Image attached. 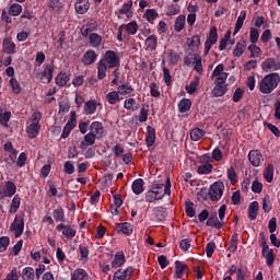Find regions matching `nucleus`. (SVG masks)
Here are the masks:
<instances>
[{
    "label": "nucleus",
    "mask_w": 280,
    "mask_h": 280,
    "mask_svg": "<svg viewBox=\"0 0 280 280\" xmlns=\"http://www.w3.org/2000/svg\"><path fill=\"white\" fill-rule=\"evenodd\" d=\"M172 182L170 177L166 179V184H155L145 192V202H156V200H163L165 196L172 194Z\"/></svg>",
    "instance_id": "1"
},
{
    "label": "nucleus",
    "mask_w": 280,
    "mask_h": 280,
    "mask_svg": "<svg viewBox=\"0 0 280 280\" xmlns=\"http://www.w3.org/2000/svg\"><path fill=\"white\" fill-rule=\"evenodd\" d=\"M280 77L279 73H270L267 74L264 79H261L259 83V91L265 95L272 93L277 86H279Z\"/></svg>",
    "instance_id": "2"
},
{
    "label": "nucleus",
    "mask_w": 280,
    "mask_h": 280,
    "mask_svg": "<svg viewBox=\"0 0 280 280\" xmlns=\"http://www.w3.org/2000/svg\"><path fill=\"white\" fill-rule=\"evenodd\" d=\"M43 118V114L40 112L33 113L31 117V124L26 128V132L30 137V139H36L38 137V133L40 132V119Z\"/></svg>",
    "instance_id": "3"
},
{
    "label": "nucleus",
    "mask_w": 280,
    "mask_h": 280,
    "mask_svg": "<svg viewBox=\"0 0 280 280\" xmlns=\"http://www.w3.org/2000/svg\"><path fill=\"white\" fill-rule=\"evenodd\" d=\"M223 194H224V183L214 182L212 185H210V188L208 190V196L212 202H218V200H221Z\"/></svg>",
    "instance_id": "4"
},
{
    "label": "nucleus",
    "mask_w": 280,
    "mask_h": 280,
    "mask_svg": "<svg viewBox=\"0 0 280 280\" xmlns=\"http://www.w3.org/2000/svg\"><path fill=\"white\" fill-rule=\"evenodd\" d=\"M100 62L108 69H115V67H119V57L117 56V52L107 50Z\"/></svg>",
    "instance_id": "5"
},
{
    "label": "nucleus",
    "mask_w": 280,
    "mask_h": 280,
    "mask_svg": "<svg viewBox=\"0 0 280 280\" xmlns=\"http://www.w3.org/2000/svg\"><path fill=\"white\" fill-rule=\"evenodd\" d=\"M10 231L14 233V237L19 238L25 231V220L21 214L15 215L13 223L10 225Z\"/></svg>",
    "instance_id": "6"
},
{
    "label": "nucleus",
    "mask_w": 280,
    "mask_h": 280,
    "mask_svg": "<svg viewBox=\"0 0 280 280\" xmlns=\"http://www.w3.org/2000/svg\"><path fill=\"white\" fill-rule=\"evenodd\" d=\"M75 126H78V116H77L75 112H71L70 119L63 127V130L61 133V139H67V137H69V135H71V130H73V128H75Z\"/></svg>",
    "instance_id": "7"
},
{
    "label": "nucleus",
    "mask_w": 280,
    "mask_h": 280,
    "mask_svg": "<svg viewBox=\"0 0 280 280\" xmlns=\"http://www.w3.org/2000/svg\"><path fill=\"white\" fill-rule=\"evenodd\" d=\"M16 194V185L12 182H5L4 186L0 188V200H3V198H12Z\"/></svg>",
    "instance_id": "8"
},
{
    "label": "nucleus",
    "mask_w": 280,
    "mask_h": 280,
    "mask_svg": "<svg viewBox=\"0 0 280 280\" xmlns=\"http://www.w3.org/2000/svg\"><path fill=\"white\" fill-rule=\"evenodd\" d=\"M212 78H215L217 84H224V82H226L229 74L224 72V65L220 63L214 68Z\"/></svg>",
    "instance_id": "9"
},
{
    "label": "nucleus",
    "mask_w": 280,
    "mask_h": 280,
    "mask_svg": "<svg viewBox=\"0 0 280 280\" xmlns=\"http://www.w3.org/2000/svg\"><path fill=\"white\" fill-rule=\"evenodd\" d=\"M248 161L253 167H259L264 163V155L257 150H252L248 154Z\"/></svg>",
    "instance_id": "10"
},
{
    "label": "nucleus",
    "mask_w": 280,
    "mask_h": 280,
    "mask_svg": "<svg viewBox=\"0 0 280 280\" xmlns=\"http://www.w3.org/2000/svg\"><path fill=\"white\" fill-rule=\"evenodd\" d=\"M90 132L96 137V139H102L104 137V124L100 121H93L90 125Z\"/></svg>",
    "instance_id": "11"
},
{
    "label": "nucleus",
    "mask_w": 280,
    "mask_h": 280,
    "mask_svg": "<svg viewBox=\"0 0 280 280\" xmlns=\"http://www.w3.org/2000/svg\"><path fill=\"white\" fill-rule=\"evenodd\" d=\"M135 272V268L127 267L125 270H117L114 276L113 280H127L128 277H132V273Z\"/></svg>",
    "instance_id": "12"
},
{
    "label": "nucleus",
    "mask_w": 280,
    "mask_h": 280,
    "mask_svg": "<svg viewBox=\"0 0 280 280\" xmlns=\"http://www.w3.org/2000/svg\"><path fill=\"white\" fill-rule=\"evenodd\" d=\"M120 30L126 32V34H128L129 36H135V34L139 32V24L135 21H131L127 24H121Z\"/></svg>",
    "instance_id": "13"
},
{
    "label": "nucleus",
    "mask_w": 280,
    "mask_h": 280,
    "mask_svg": "<svg viewBox=\"0 0 280 280\" xmlns=\"http://www.w3.org/2000/svg\"><path fill=\"white\" fill-rule=\"evenodd\" d=\"M97 101L95 100H90L84 103L83 106V115H95L97 113Z\"/></svg>",
    "instance_id": "14"
},
{
    "label": "nucleus",
    "mask_w": 280,
    "mask_h": 280,
    "mask_svg": "<svg viewBox=\"0 0 280 280\" xmlns=\"http://www.w3.org/2000/svg\"><path fill=\"white\" fill-rule=\"evenodd\" d=\"M246 47H247L246 39L245 38L240 39L233 49L234 58H241V56H244V51H246Z\"/></svg>",
    "instance_id": "15"
},
{
    "label": "nucleus",
    "mask_w": 280,
    "mask_h": 280,
    "mask_svg": "<svg viewBox=\"0 0 280 280\" xmlns=\"http://www.w3.org/2000/svg\"><path fill=\"white\" fill-rule=\"evenodd\" d=\"M280 65L277 63V61L272 58H267L262 62V70L266 71V73H269V71H279Z\"/></svg>",
    "instance_id": "16"
},
{
    "label": "nucleus",
    "mask_w": 280,
    "mask_h": 280,
    "mask_svg": "<svg viewBox=\"0 0 280 280\" xmlns=\"http://www.w3.org/2000/svg\"><path fill=\"white\" fill-rule=\"evenodd\" d=\"M95 139H97V136H94L91 131L88 132L84 136L83 141L80 143V149L81 150H86V148L94 145L95 144Z\"/></svg>",
    "instance_id": "17"
},
{
    "label": "nucleus",
    "mask_w": 280,
    "mask_h": 280,
    "mask_svg": "<svg viewBox=\"0 0 280 280\" xmlns=\"http://www.w3.org/2000/svg\"><path fill=\"white\" fill-rule=\"evenodd\" d=\"M189 267L185 265L183 261H175V278L183 279L185 272H188Z\"/></svg>",
    "instance_id": "18"
},
{
    "label": "nucleus",
    "mask_w": 280,
    "mask_h": 280,
    "mask_svg": "<svg viewBox=\"0 0 280 280\" xmlns=\"http://www.w3.org/2000/svg\"><path fill=\"white\" fill-rule=\"evenodd\" d=\"M126 264V255L124 253L118 252L115 254L114 259L112 261V268H121Z\"/></svg>",
    "instance_id": "19"
},
{
    "label": "nucleus",
    "mask_w": 280,
    "mask_h": 280,
    "mask_svg": "<svg viewBox=\"0 0 280 280\" xmlns=\"http://www.w3.org/2000/svg\"><path fill=\"white\" fill-rule=\"evenodd\" d=\"M147 132V145L148 148H152V145H154V141H156V130L153 127L148 126Z\"/></svg>",
    "instance_id": "20"
},
{
    "label": "nucleus",
    "mask_w": 280,
    "mask_h": 280,
    "mask_svg": "<svg viewBox=\"0 0 280 280\" xmlns=\"http://www.w3.org/2000/svg\"><path fill=\"white\" fill-rule=\"evenodd\" d=\"M74 8L78 12V14H86L89 12V8H91V4L89 3V0H79Z\"/></svg>",
    "instance_id": "21"
},
{
    "label": "nucleus",
    "mask_w": 280,
    "mask_h": 280,
    "mask_svg": "<svg viewBox=\"0 0 280 280\" xmlns=\"http://www.w3.org/2000/svg\"><path fill=\"white\" fill-rule=\"evenodd\" d=\"M40 80H46L47 83L54 80V63L47 65L45 67Z\"/></svg>",
    "instance_id": "22"
},
{
    "label": "nucleus",
    "mask_w": 280,
    "mask_h": 280,
    "mask_svg": "<svg viewBox=\"0 0 280 280\" xmlns=\"http://www.w3.org/2000/svg\"><path fill=\"white\" fill-rule=\"evenodd\" d=\"M262 176L267 183H272L275 179V165L272 163L268 164L265 168Z\"/></svg>",
    "instance_id": "23"
},
{
    "label": "nucleus",
    "mask_w": 280,
    "mask_h": 280,
    "mask_svg": "<svg viewBox=\"0 0 280 280\" xmlns=\"http://www.w3.org/2000/svg\"><path fill=\"white\" fill-rule=\"evenodd\" d=\"M2 47L5 54H16V44L10 38L3 39Z\"/></svg>",
    "instance_id": "24"
},
{
    "label": "nucleus",
    "mask_w": 280,
    "mask_h": 280,
    "mask_svg": "<svg viewBox=\"0 0 280 280\" xmlns=\"http://www.w3.org/2000/svg\"><path fill=\"white\" fill-rule=\"evenodd\" d=\"M97 60V54L94 50H88L82 58L83 65H93Z\"/></svg>",
    "instance_id": "25"
},
{
    "label": "nucleus",
    "mask_w": 280,
    "mask_h": 280,
    "mask_svg": "<svg viewBox=\"0 0 280 280\" xmlns=\"http://www.w3.org/2000/svg\"><path fill=\"white\" fill-rule=\"evenodd\" d=\"M71 280H89V272L82 268L75 269L71 273Z\"/></svg>",
    "instance_id": "26"
},
{
    "label": "nucleus",
    "mask_w": 280,
    "mask_h": 280,
    "mask_svg": "<svg viewBox=\"0 0 280 280\" xmlns=\"http://www.w3.org/2000/svg\"><path fill=\"white\" fill-rule=\"evenodd\" d=\"M248 218L252 220H257V213H259V202L253 201L247 210Z\"/></svg>",
    "instance_id": "27"
},
{
    "label": "nucleus",
    "mask_w": 280,
    "mask_h": 280,
    "mask_svg": "<svg viewBox=\"0 0 280 280\" xmlns=\"http://www.w3.org/2000/svg\"><path fill=\"white\" fill-rule=\"evenodd\" d=\"M143 185H145V183L141 178H138L132 183L131 189L133 194H136V196H140V194H143Z\"/></svg>",
    "instance_id": "28"
},
{
    "label": "nucleus",
    "mask_w": 280,
    "mask_h": 280,
    "mask_svg": "<svg viewBox=\"0 0 280 280\" xmlns=\"http://www.w3.org/2000/svg\"><path fill=\"white\" fill-rule=\"evenodd\" d=\"M118 233H122V235H132V224L126 222V223H119L117 225Z\"/></svg>",
    "instance_id": "29"
},
{
    "label": "nucleus",
    "mask_w": 280,
    "mask_h": 280,
    "mask_svg": "<svg viewBox=\"0 0 280 280\" xmlns=\"http://www.w3.org/2000/svg\"><path fill=\"white\" fill-rule=\"evenodd\" d=\"M194 70L197 71V73H199V75H202V57H200V55L198 54H194Z\"/></svg>",
    "instance_id": "30"
},
{
    "label": "nucleus",
    "mask_w": 280,
    "mask_h": 280,
    "mask_svg": "<svg viewBox=\"0 0 280 280\" xmlns=\"http://www.w3.org/2000/svg\"><path fill=\"white\" fill-rule=\"evenodd\" d=\"M69 80V74H67V72H60L55 79L57 86H67Z\"/></svg>",
    "instance_id": "31"
},
{
    "label": "nucleus",
    "mask_w": 280,
    "mask_h": 280,
    "mask_svg": "<svg viewBox=\"0 0 280 280\" xmlns=\"http://www.w3.org/2000/svg\"><path fill=\"white\" fill-rule=\"evenodd\" d=\"M186 18L185 15H178L174 23L175 32H183L185 30Z\"/></svg>",
    "instance_id": "32"
},
{
    "label": "nucleus",
    "mask_w": 280,
    "mask_h": 280,
    "mask_svg": "<svg viewBox=\"0 0 280 280\" xmlns=\"http://www.w3.org/2000/svg\"><path fill=\"white\" fill-rule=\"evenodd\" d=\"M89 42L91 47H100L102 45V36L97 33H92L89 35Z\"/></svg>",
    "instance_id": "33"
},
{
    "label": "nucleus",
    "mask_w": 280,
    "mask_h": 280,
    "mask_svg": "<svg viewBox=\"0 0 280 280\" xmlns=\"http://www.w3.org/2000/svg\"><path fill=\"white\" fill-rule=\"evenodd\" d=\"M205 135H207V132L200 128H195L190 131V139L191 141H200V139H202V137H205Z\"/></svg>",
    "instance_id": "34"
},
{
    "label": "nucleus",
    "mask_w": 280,
    "mask_h": 280,
    "mask_svg": "<svg viewBox=\"0 0 280 280\" xmlns=\"http://www.w3.org/2000/svg\"><path fill=\"white\" fill-rule=\"evenodd\" d=\"M22 279L23 280H34L36 279V273L34 272V268L26 267L22 270Z\"/></svg>",
    "instance_id": "35"
},
{
    "label": "nucleus",
    "mask_w": 280,
    "mask_h": 280,
    "mask_svg": "<svg viewBox=\"0 0 280 280\" xmlns=\"http://www.w3.org/2000/svg\"><path fill=\"white\" fill-rule=\"evenodd\" d=\"M144 19H147L148 23H154L159 19V12L154 9H148L144 12Z\"/></svg>",
    "instance_id": "36"
},
{
    "label": "nucleus",
    "mask_w": 280,
    "mask_h": 280,
    "mask_svg": "<svg viewBox=\"0 0 280 280\" xmlns=\"http://www.w3.org/2000/svg\"><path fill=\"white\" fill-rule=\"evenodd\" d=\"M199 84H200V78L197 77L188 85H186V92L189 95H194V93H196Z\"/></svg>",
    "instance_id": "37"
},
{
    "label": "nucleus",
    "mask_w": 280,
    "mask_h": 280,
    "mask_svg": "<svg viewBox=\"0 0 280 280\" xmlns=\"http://www.w3.org/2000/svg\"><path fill=\"white\" fill-rule=\"evenodd\" d=\"M191 108V101L189 98H183L178 103V110L179 113H187Z\"/></svg>",
    "instance_id": "38"
},
{
    "label": "nucleus",
    "mask_w": 280,
    "mask_h": 280,
    "mask_svg": "<svg viewBox=\"0 0 280 280\" xmlns=\"http://www.w3.org/2000/svg\"><path fill=\"white\" fill-rule=\"evenodd\" d=\"M212 93L213 97L224 96V93H226V88L224 86V83H217Z\"/></svg>",
    "instance_id": "39"
},
{
    "label": "nucleus",
    "mask_w": 280,
    "mask_h": 280,
    "mask_svg": "<svg viewBox=\"0 0 280 280\" xmlns=\"http://www.w3.org/2000/svg\"><path fill=\"white\" fill-rule=\"evenodd\" d=\"M106 100H107L108 104L115 105L121 98L119 97V92L118 91H112V92L107 93Z\"/></svg>",
    "instance_id": "40"
},
{
    "label": "nucleus",
    "mask_w": 280,
    "mask_h": 280,
    "mask_svg": "<svg viewBox=\"0 0 280 280\" xmlns=\"http://www.w3.org/2000/svg\"><path fill=\"white\" fill-rule=\"evenodd\" d=\"M19 207H21V197H19V195H15L11 201L9 212L16 213V211H19Z\"/></svg>",
    "instance_id": "41"
},
{
    "label": "nucleus",
    "mask_w": 280,
    "mask_h": 280,
    "mask_svg": "<svg viewBox=\"0 0 280 280\" xmlns=\"http://www.w3.org/2000/svg\"><path fill=\"white\" fill-rule=\"evenodd\" d=\"M244 21H246V11H242L241 15L238 16L236 24H235V28H234V36L235 34H237L240 32V30H242V27L244 26Z\"/></svg>",
    "instance_id": "42"
},
{
    "label": "nucleus",
    "mask_w": 280,
    "mask_h": 280,
    "mask_svg": "<svg viewBox=\"0 0 280 280\" xmlns=\"http://www.w3.org/2000/svg\"><path fill=\"white\" fill-rule=\"evenodd\" d=\"M178 60H180V57L178 56V54L170 50L167 54H166V62H168V65H178Z\"/></svg>",
    "instance_id": "43"
},
{
    "label": "nucleus",
    "mask_w": 280,
    "mask_h": 280,
    "mask_svg": "<svg viewBox=\"0 0 280 280\" xmlns=\"http://www.w3.org/2000/svg\"><path fill=\"white\" fill-rule=\"evenodd\" d=\"M144 45L147 46L148 49H151V51H154V49H156V45H158L156 35L149 36L145 39Z\"/></svg>",
    "instance_id": "44"
},
{
    "label": "nucleus",
    "mask_w": 280,
    "mask_h": 280,
    "mask_svg": "<svg viewBox=\"0 0 280 280\" xmlns=\"http://www.w3.org/2000/svg\"><path fill=\"white\" fill-rule=\"evenodd\" d=\"M198 174H211L213 172V164L211 163H206L201 164L197 168Z\"/></svg>",
    "instance_id": "45"
},
{
    "label": "nucleus",
    "mask_w": 280,
    "mask_h": 280,
    "mask_svg": "<svg viewBox=\"0 0 280 280\" xmlns=\"http://www.w3.org/2000/svg\"><path fill=\"white\" fill-rule=\"evenodd\" d=\"M10 117H12V112H3L0 109V124L8 128V121H10Z\"/></svg>",
    "instance_id": "46"
},
{
    "label": "nucleus",
    "mask_w": 280,
    "mask_h": 280,
    "mask_svg": "<svg viewBox=\"0 0 280 280\" xmlns=\"http://www.w3.org/2000/svg\"><path fill=\"white\" fill-rule=\"evenodd\" d=\"M206 42L210 43L211 45H215V43H218V28L215 26L210 30Z\"/></svg>",
    "instance_id": "47"
},
{
    "label": "nucleus",
    "mask_w": 280,
    "mask_h": 280,
    "mask_svg": "<svg viewBox=\"0 0 280 280\" xmlns=\"http://www.w3.org/2000/svg\"><path fill=\"white\" fill-rule=\"evenodd\" d=\"M21 12H23V7H21L19 3H13L9 8V14L11 16H19Z\"/></svg>",
    "instance_id": "48"
},
{
    "label": "nucleus",
    "mask_w": 280,
    "mask_h": 280,
    "mask_svg": "<svg viewBox=\"0 0 280 280\" xmlns=\"http://www.w3.org/2000/svg\"><path fill=\"white\" fill-rule=\"evenodd\" d=\"M106 71H108V67L105 66L102 61H98L97 79L98 80H104V78H106Z\"/></svg>",
    "instance_id": "49"
},
{
    "label": "nucleus",
    "mask_w": 280,
    "mask_h": 280,
    "mask_svg": "<svg viewBox=\"0 0 280 280\" xmlns=\"http://www.w3.org/2000/svg\"><path fill=\"white\" fill-rule=\"evenodd\" d=\"M133 91L135 89L127 84H121L117 88L118 95H130Z\"/></svg>",
    "instance_id": "50"
},
{
    "label": "nucleus",
    "mask_w": 280,
    "mask_h": 280,
    "mask_svg": "<svg viewBox=\"0 0 280 280\" xmlns=\"http://www.w3.org/2000/svg\"><path fill=\"white\" fill-rule=\"evenodd\" d=\"M261 253L262 257H265L266 259L267 266H272V264H275V253L272 252V249H268L267 252Z\"/></svg>",
    "instance_id": "51"
},
{
    "label": "nucleus",
    "mask_w": 280,
    "mask_h": 280,
    "mask_svg": "<svg viewBox=\"0 0 280 280\" xmlns=\"http://www.w3.org/2000/svg\"><path fill=\"white\" fill-rule=\"evenodd\" d=\"M56 222H65V210L62 208H57L52 212Z\"/></svg>",
    "instance_id": "52"
},
{
    "label": "nucleus",
    "mask_w": 280,
    "mask_h": 280,
    "mask_svg": "<svg viewBox=\"0 0 280 280\" xmlns=\"http://www.w3.org/2000/svg\"><path fill=\"white\" fill-rule=\"evenodd\" d=\"M248 49L250 51V58H259V55L261 54V48H259V46L250 44Z\"/></svg>",
    "instance_id": "53"
},
{
    "label": "nucleus",
    "mask_w": 280,
    "mask_h": 280,
    "mask_svg": "<svg viewBox=\"0 0 280 280\" xmlns=\"http://www.w3.org/2000/svg\"><path fill=\"white\" fill-rule=\"evenodd\" d=\"M167 16H176V14H180V7L178 4H172L167 8L166 11Z\"/></svg>",
    "instance_id": "54"
},
{
    "label": "nucleus",
    "mask_w": 280,
    "mask_h": 280,
    "mask_svg": "<svg viewBox=\"0 0 280 280\" xmlns=\"http://www.w3.org/2000/svg\"><path fill=\"white\" fill-rule=\"evenodd\" d=\"M185 207H186V214L188 215V218H194V215H196V210L194 209V202L188 200L185 202Z\"/></svg>",
    "instance_id": "55"
},
{
    "label": "nucleus",
    "mask_w": 280,
    "mask_h": 280,
    "mask_svg": "<svg viewBox=\"0 0 280 280\" xmlns=\"http://www.w3.org/2000/svg\"><path fill=\"white\" fill-rule=\"evenodd\" d=\"M126 110H131V112H135L137 110V101L135 98H128L125 101V104H124Z\"/></svg>",
    "instance_id": "56"
},
{
    "label": "nucleus",
    "mask_w": 280,
    "mask_h": 280,
    "mask_svg": "<svg viewBox=\"0 0 280 280\" xmlns=\"http://www.w3.org/2000/svg\"><path fill=\"white\" fill-rule=\"evenodd\" d=\"M249 40L252 44H256L259 40V30L252 27L249 30Z\"/></svg>",
    "instance_id": "57"
},
{
    "label": "nucleus",
    "mask_w": 280,
    "mask_h": 280,
    "mask_svg": "<svg viewBox=\"0 0 280 280\" xmlns=\"http://www.w3.org/2000/svg\"><path fill=\"white\" fill-rule=\"evenodd\" d=\"M91 130V121H80L79 122V131L81 135H86Z\"/></svg>",
    "instance_id": "58"
},
{
    "label": "nucleus",
    "mask_w": 280,
    "mask_h": 280,
    "mask_svg": "<svg viewBox=\"0 0 280 280\" xmlns=\"http://www.w3.org/2000/svg\"><path fill=\"white\" fill-rule=\"evenodd\" d=\"M242 97H244V90L238 88L235 90V92L233 94L232 102L237 104V102H242Z\"/></svg>",
    "instance_id": "59"
},
{
    "label": "nucleus",
    "mask_w": 280,
    "mask_h": 280,
    "mask_svg": "<svg viewBox=\"0 0 280 280\" xmlns=\"http://www.w3.org/2000/svg\"><path fill=\"white\" fill-rule=\"evenodd\" d=\"M228 178L232 183V185H235V183H237V173H235V168L233 166L228 170Z\"/></svg>",
    "instance_id": "60"
},
{
    "label": "nucleus",
    "mask_w": 280,
    "mask_h": 280,
    "mask_svg": "<svg viewBox=\"0 0 280 280\" xmlns=\"http://www.w3.org/2000/svg\"><path fill=\"white\" fill-rule=\"evenodd\" d=\"M8 246H10V237H0V253H4V250H8Z\"/></svg>",
    "instance_id": "61"
},
{
    "label": "nucleus",
    "mask_w": 280,
    "mask_h": 280,
    "mask_svg": "<svg viewBox=\"0 0 280 280\" xmlns=\"http://www.w3.org/2000/svg\"><path fill=\"white\" fill-rule=\"evenodd\" d=\"M10 85L12 88L13 93H15V95H19V93H21V85L19 84V81L16 79L11 78Z\"/></svg>",
    "instance_id": "62"
},
{
    "label": "nucleus",
    "mask_w": 280,
    "mask_h": 280,
    "mask_svg": "<svg viewBox=\"0 0 280 280\" xmlns=\"http://www.w3.org/2000/svg\"><path fill=\"white\" fill-rule=\"evenodd\" d=\"M75 234H77V231L71 226H66V229L62 231V235H65L67 240L73 238Z\"/></svg>",
    "instance_id": "63"
},
{
    "label": "nucleus",
    "mask_w": 280,
    "mask_h": 280,
    "mask_svg": "<svg viewBox=\"0 0 280 280\" xmlns=\"http://www.w3.org/2000/svg\"><path fill=\"white\" fill-rule=\"evenodd\" d=\"M45 62V52L38 51L35 58V67H40Z\"/></svg>",
    "instance_id": "64"
}]
</instances>
